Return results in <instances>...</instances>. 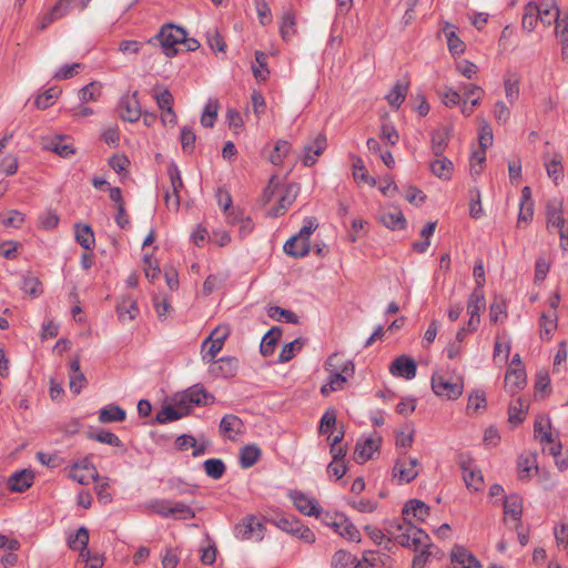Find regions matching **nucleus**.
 <instances>
[{
    "instance_id": "18",
    "label": "nucleus",
    "mask_w": 568,
    "mask_h": 568,
    "mask_svg": "<svg viewBox=\"0 0 568 568\" xmlns=\"http://www.w3.org/2000/svg\"><path fill=\"white\" fill-rule=\"evenodd\" d=\"M527 383L524 367H510L505 375V388L510 394L521 390Z\"/></svg>"
},
{
    "instance_id": "53",
    "label": "nucleus",
    "mask_w": 568,
    "mask_h": 568,
    "mask_svg": "<svg viewBox=\"0 0 568 568\" xmlns=\"http://www.w3.org/2000/svg\"><path fill=\"white\" fill-rule=\"evenodd\" d=\"M295 14L292 10L283 13L280 32L283 40L287 41L295 33Z\"/></svg>"
},
{
    "instance_id": "3",
    "label": "nucleus",
    "mask_w": 568,
    "mask_h": 568,
    "mask_svg": "<svg viewBox=\"0 0 568 568\" xmlns=\"http://www.w3.org/2000/svg\"><path fill=\"white\" fill-rule=\"evenodd\" d=\"M186 32L183 28L166 24L163 26L155 38L150 39L149 43H153L154 40H158L162 47L163 53L171 58L178 53L176 45L181 44L183 40H185Z\"/></svg>"
},
{
    "instance_id": "45",
    "label": "nucleus",
    "mask_w": 568,
    "mask_h": 568,
    "mask_svg": "<svg viewBox=\"0 0 568 568\" xmlns=\"http://www.w3.org/2000/svg\"><path fill=\"white\" fill-rule=\"evenodd\" d=\"M203 467L206 476L214 480L222 478L226 470L225 464L220 458L206 459Z\"/></svg>"
},
{
    "instance_id": "6",
    "label": "nucleus",
    "mask_w": 568,
    "mask_h": 568,
    "mask_svg": "<svg viewBox=\"0 0 568 568\" xmlns=\"http://www.w3.org/2000/svg\"><path fill=\"white\" fill-rule=\"evenodd\" d=\"M273 524L281 530L303 540L306 544H314L316 540L312 529L303 525L302 521L294 516L281 517L275 519Z\"/></svg>"
},
{
    "instance_id": "50",
    "label": "nucleus",
    "mask_w": 568,
    "mask_h": 568,
    "mask_svg": "<svg viewBox=\"0 0 568 568\" xmlns=\"http://www.w3.org/2000/svg\"><path fill=\"white\" fill-rule=\"evenodd\" d=\"M365 530L367 531L369 538L378 546H383L384 549L390 550L392 548V538L387 536L385 529H381L373 526H366Z\"/></svg>"
},
{
    "instance_id": "16",
    "label": "nucleus",
    "mask_w": 568,
    "mask_h": 568,
    "mask_svg": "<svg viewBox=\"0 0 568 568\" xmlns=\"http://www.w3.org/2000/svg\"><path fill=\"white\" fill-rule=\"evenodd\" d=\"M463 478L467 488L478 491L483 488L484 477L480 469L473 465L471 460H463L460 463Z\"/></svg>"
},
{
    "instance_id": "58",
    "label": "nucleus",
    "mask_w": 568,
    "mask_h": 568,
    "mask_svg": "<svg viewBox=\"0 0 568 568\" xmlns=\"http://www.w3.org/2000/svg\"><path fill=\"white\" fill-rule=\"evenodd\" d=\"M547 174L557 184L562 178L564 168L561 164V156L555 155V158L545 161Z\"/></svg>"
},
{
    "instance_id": "63",
    "label": "nucleus",
    "mask_w": 568,
    "mask_h": 568,
    "mask_svg": "<svg viewBox=\"0 0 568 568\" xmlns=\"http://www.w3.org/2000/svg\"><path fill=\"white\" fill-rule=\"evenodd\" d=\"M153 98L162 111L173 108V95L168 89L158 90L155 88L153 90Z\"/></svg>"
},
{
    "instance_id": "10",
    "label": "nucleus",
    "mask_w": 568,
    "mask_h": 568,
    "mask_svg": "<svg viewBox=\"0 0 568 568\" xmlns=\"http://www.w3.org/2000/svg\"><path fill=\"white\" fill-rule=\"evenodd\" d=\"M288 497L301 514L320 517L322 508L316 499L308 497L300 490L290 491Z\"/></svg>"
},
{
    "instance_id": "13",
    "label": "nucleus",
    "mask_w": 568,
    "mask_h": 568,
    "mask_svg": "<svg viewBox=\"0 0 568 568\" xmlns=\"http://www.w3.org/2000/svg\"><path fill=\"white\" fill-rule=\"evenodd\" d=\"M327 146L325 134H317L307 142L303 149L302 162L305 166H312L316 162V156L321 155Z\"/></svg>"
},
{
    "instance_id": "23",
    "label": "nucleus",
    "mask_w": 568,
    "mask_h": 568,
    "mask_svg": "<svg viewBox=\"0 0 568 568\" xmlns=\"http://www.w3.org/2000/svg\"><path fill=\"white\" fill-rule=\"evenodd\" d=\"M284 252L294 258L305 257L311 252V242L303 241L298 236L293 235L284 244Z\"/></svg>"
},
{
    "instance_id": "43",
    "label": "nucleus",
    "mask_w": 568,
    "mask_h": 568,
    "mask_svg": "<svg viewBox=\"0 0 568 568\" xmlns=\"http://www.w3.org/2000/svg\"><path fill=\"white\" fill-rule=\"evenodd\" d=\"M517 468H518V476H519L520 480L529 479L531 476V470L538 469L536 456L535 455L519 456L518 463H517Z\"/></svg>"
},
{
    "instance_id": "29",
    "label": "nucleus",
    "mask_w": 568,
    "mask_h": 568,
    "mask_svg": "<svg viewBox=\"0 0 568 568\" xmlns=\"http://www.w3.org/2000/svg\"><path fill=\"white\" fill-rule=\"evenodd\" d=\"M166 489L174 496H184L195 494L197 486L185 481L181 477H171L166 480Z\"/></svg>"
},
{
    "instance_id": "47",
    "label": "nucleus",
    "mask_w": 568,
    "mask_h": 568,
    "mask_svg": "<svg viewBox=\"0 0 568 568\" xmlns=\"http://www.w3.org/2000/svg\"><path fill=\"white\" fill-rule=\"evenodd\" d=\"M486 301L484 291L474 290L468 298L467 312L469 315L480 316V312L485 308Z\"/></svg>"
},
{
    "instance_id": "35",
    "label": "nucleus",
    "mask_w": 568,
    "mask_h": 568,
    "mask_svg": "<svg viewBox=\"0 0 568 568\" xmlns=\"http://www.w3.org/2000/svg\"><path fill=\"white\" fill-rule=\"evenodd\" d=\"M262 452L256 445H246L240 450V465L246 469L254 466L261 458Z\"/></svg>"
},
{
    "instance_id": "44",
    "label": "nucleus",
    "mask_w": 568,
    "mask_h": 568,
    "mask_svg": "<svg viewBox=\"0 0 568 568\" xmlns=\"http://www.w3.org/2000/svg\"><path fill=\"white\" fill-rule=\"evenodd\" d=\"M222 348L223 344L219 338L207 337L202 344V359L206 363H211Z\"/></svg>"
},
{
    "instance_id": "37",
    "label": "nucleus",
    "mask_w": 568,
    "mask_h": 568,
    "mask_svg": "<svg viewBox=\"0 0 568 568\" xmlns=\"http://www.w3.org/2000/svg\"><path fill=\"white\" fill-rule=\"evenodd\" d=\"M535 436L541 443H552V434L550 432V419L548 416L540 415L536 418L534 425Z\"/></svg>"
},
{
    "instance_id": "26",
    "label": "nucleus",
    "mask_w": 568,
    "mask_h": 568,
    "mask_svg": "<svg viewBox=\"0 0 568 568\" xmlns=\"http://www.w3.org/2000/svg\"><path fill=\"white\" fill-rule=\"evenodd\" d=\"M429 515V507L419 499L408 500L403 508V516L408 518L414 517L418 521H424Z\"/></svg>"
},
{
    "instance_id": "11",
    "label": "nucleus",
    "mask_w": 568,
    "mask_h": 568,
    "mask_svg": "<svg viewBox=\"0 0 568 568\" xmlns=\"http://www.w3.org/2000/svg\"><path fill=\"white\" fill-rule=\"evenodd\" d=\"M239 359L236 357H221L212 361L209 373L216 378H231L237 374Z\"/></svg>"
},
{
    "instance_id": "8",
    "label": "nucleus",
    "mask_w": 568,
    "mask_h": 568,
    "mask_svg": "<svg viewBox=\"0 0 568 568\" xmlns=\"http://www.w3.org/2000/svg\"><path fill=\"white\" fill-rule=\"evenodd\" d=\"M323 523L326 526L332 527L335 532L349 541L361 540V534L358 529L343 515L337 514L335 517L326 515L323 518Z\"/></svg>"
},
{
    "instance_id": "34",
    "label": "nucleus",
    "mask_w": 568,
    "mask_h": 568,
    "mask_svg": "<svg viewBox=\"0 0 568 568\" xmlns=\"http://www.w3.org/2000/svg\"><path fill=\"white\" fill-rule=\"evenodd\" d=\"M282 335L278 326H273L262 338L260 352L263 356H270L274 353V347Z\"/></svg>"
},
{
    "instance_id": "25",
    "label": "nucleus",
    "mask_w": 568,
    "mask_h": 568,
    "mask_svg": "<svg viewBox=\"0 0 568 568\" xmlns=\"http://www.w3.org/2000/svg\"><path fill=\"white\" fill-rule=\"evenodd\" d=\"M450 130L446 126H442L432 133V151L435 158H439L444 154L448 146Z\"/></svg>"
},
{
    "instance_id": "62",
    "label": "nucleus",
    "mask_w": 568,
    "mask_h": 568,
    "mask_svg": "<svg viewBox=\"0 0 568 568\" xmlns=\"http://www.w3.org/2000/svg\"><path fill=\"white\" fill-rule=\"evenodd\" d=\"M486 149L487 148L479 146L478 150H475L471 153V156H470V173L473 175H478V174L481 173L483 164L486 161Z\"/></svg>"
},
{
    "instance_id": "31",
    "label": "nucleus",
    "mask_w": 568,
    "mask_h": 568,
    "mask_svg": "<svg viewBox=\"0 0 568 568\" xmlns=\"http://www.w3.org/2000/svg\"><path fill=\"white\" fill-rule=\"evenodd\" d=\"M453 170V162L444 155L430 162L432 173L442 180H450Z\"/></svg>"
},
{
    "instance_id": "55",
    "label": "nucleus",
    "mask_w": 568,
    "mask_h": 568,
    "mask_svg": "<svg viewBox=\"0 0 568 568\" xmlns=\"http://www.w3.org/2000/svg\"><path fill=\"white\" fill-rule=\"evenodd\" d=\"M100 95L101 84L98 82H91L79 91V100L82 104L91 101H97L100 98Z\"/></svg>"
},
{
    "instance_id": "36",
    "label": "nucleus",
    "mask_w": 568,
    "mask_h": 568,
    "mask_svg": "<svg viewBox=\"0 0 568 568\" xmlns=\"http://www.w3.org/2000/svg\"><path fill=\"white\" fill-rule=\"evenodd\" d=\"M379 220L386 227L392 230H403L406 226L404 214L397 209L383 212L379 216Z\"/></svg>"
},
{
    "instance_id": "19",
    "label": "nucleus",
    "mask_w": 568,
    "mask_h": 568,
    "mask_svg": "<svg viewBox=\"0 0 568 568\" xmlns=\"http://www.w3.org/2000/svg\"><path fill=\"white\" fill-rule=\"evenodd\" d=\"M416 363L406 355H400L390 365V373L405 379H412L416 375Z\"/></svg>"
},
{
    "instance_id": "64",
    "label": "nucleus",
    "mask_w": 568,
    "mask_h": 568,
    "mask_svg": "<svg viewBox=\"0 0 568 568\" xmlns=\"http://www.w3.org/2000/svg\"><path fill=\"white\" fill-rule=\"evenodd\" d=\"M490 322L497 323L507 317V306L504 300H495L489 307Z\"/></svg>"
},
{
    "instance_id": "40",
    "label": "nucleus",
    "mask_w": 568,
    "mask_h": 568,
    "mask_svg": "<svg viewBox=\"0 0 568 568\" xmlns=\"http://www.w3.org/2000/svg\"><path fill=\"white\" fill-rule=\"evenodd\" d=\"M87 436L89 439H92V440H95V442H99L102 444H106V445L114 446V447H121V448L123 447V443L119 438V436L115 435L114 433H111L105 429H100L98 432L89 430Z\"/></svg>"
},
{
    "instance_id": "22",
    "label": "nucleus",
    "mask_w": 568,
    "mask_h": 568,
    "mask_svg": "<svg viewBox=\"0 0 568 568\" xmlns=\"http://www.w3.org/2000/svg\"><path fill=\"white\" fill-rule=\"evenodd\" d=\"M69 387L73 394H80L87 385V377L81 371L80 358L75 357L70 362Z\"/></svg>"
},
{
    "instance_id": "9",
    "label": "nucleus",
    "mask_w": 568,
    "mask_h": 568,
    "mask_svg": "<svg viewBox=\"0 0 568 568\" xmlns=\"http://www.w3.org/2000/svg\"><path fill=\"white\" fill-rule=\"evenodd\" d=\"M214 400V395L207 393L203 386L194 385L181 395L178 404L189 410L192 405L205 406Z\"/></svg>"
},
{
    "instance_id": "46",
    "label": "nucleus",
    "mask_w": 568,
    "mask_h": 568,
    "mask_svg": "<svg viewBox=\"0 0 568 568\" xmlns=\"http://www.w3.org/2000/svg\"><path fill=\"white\" fill-rule=\"evenodd\" d=\"M346 381V375H343L341 372L329 373L327 383L321 387V394L327 396L332 392L342 389Z\"/></svg>"
},
{
    "instance_id": "15",
    "label": "nucleus",
    "mask_w": 568,
    "mask_h": 568,
    "mask_svg": "<svg viewBox=\"0 0 568 568\" xmlns=\"http://www.w3.org/2000/svg\"><path fill=\"white\" fill-rule=\"evenodd\" d=\"M417 466V458L398 459L393 468L394 477H398L400 481L410 483L418 475Z\"/></svg>"
},
{
    "instance_id": "41",
    "label": "nucleus",
    "mask_w": 568,
    "mask_h": 568,
    "mask_svg": "<svg viewBox=\"0 0 568 568\" xmlns=\"http://www.w3.org/2000/svg\"><path fill=\"white\" fill-rule=\"evenodd\" d=\"M75 240L83 248L91 250L95 242L91 226L75 224Z\"/></svg>"
},
{
    "instance_id": "33",
    "label": "nucleus",
    "mask_w": 568,
    "mask_h": 568,
    "mask_svg": "<svg viewBox=\"0 0 568 568\" xmlns=\"http://www.w3.org/2000/svg\"><path fill=\"white\" fill-rule=\"evenodd\" d=\"M227 223L231 225H239V234L241 237H246L254 229L252 219L250 216H244L241 211L232 212V214L229 215Z\"/></svg>"
},
{
    "instance_id": "27",
    "label": "nucleus",
    "mask_w": 568,
    "mask_h": 568,
    "mask_svg": "<svg viewBox=\"0 0 568 568\" xmlns=\"http://www.w3.org/2000/svg\"><path fill=\"white\" fill-rule=\"evenodd\" d=\"M125 418V410L115 404L106 405L99 410V422L102 424L119 423Z\"/></svg>"
},
{
    "instance_id": "14",
    "label": "nucleus",
    "mask_w": 568,
    "mask_h": 568,
    "mask_svg": "<svg viewBox=\"0 0 568 568\" xmlns=\"http://www.w3.org/2000/svg\"><path fill=\"white\" fill-rule=\"evenodd\" d=\"M138 93L134 92L132 95H124L120 100L121 118L128 122H136L142 116L140 101L138 100Z\"/></svg>"
},
{
    "instance_id": "52",
    "label": "nucleus",
    "mask_w": 568,
    "mask_h": 568,
    "mask_svg": "<svg viewBox=\"0 0 568 568\" xmlns=\"http://www.w3.org/2000/svg\"><path fill=\"white\" fill-rule=\"evenodd\" d=\"M61 89L58 87H52L48 89L44 93L39 94L34 104L38 109L44 110L51 106L58 97L61 94Z\"/></svg>"
},
{
    "instance_id": "38",
    "label": "nucleus",
    "mask_w": 568,
    "mask_h": 568,
    "mask_svg": "<svg viewBox=\"0 0 568 568\" xmlns=\"http://www.w3.org/2000/svg\"><path fill=\"white\" fill-rule=\"evenodd\" d=\"M187 409H185L183 406H180L178 408L172 406L163 407L158 414H156V422L159 424H166L170 422H174L178 419H181L182 417L186 416Z\"/></svg>"
},
{
    "instance_id": "17",
    "label": "nucleus",
    "mask_w": 568,
    "mask_h": 568,
    "mask_svg": "<svg viewBox=\"0 0 568 568\" xmlns=\"http://www.w3.org/2000/svg\"><path fill=\"white\" fill-rule=\"evenodd\" d=\"M300 187L295 183H290L285 186L284 193L281 195L277 205L274 206L271 212L270 216L272 217H278L283 215L288 207L292 205V203L295 201L297 194H298Z\"/></svg>"
},
{
    "instance_id": "24",
    "label": "nucleus",
    "mask_w": 568,
    "mask_h": 568,
    "mask_svg": "<svg viewBox=\"0 0 568 568\" xmlns=\"http://www.w3.org/2000/svg\"><path fill=\"white\" fill-rule=\"evenodd\" d=\"M243 422L240 417L233 414H226L220 422V432L229 439H233L235 435L242 433Z\"/></svg>"
},
{
    "instance_id": "7",
    "label": "nucleus",
    "mask_w": 568,
    "mask_h": 568,
    "mask_svg": "<svg viewBox=\"0 0 568 568\" xmlns=\"http://www.w3.org/2000/svg\"><path fill=\"white\" fill-rule=\"evenodd\" d=\"M265 526L254 515L245 516L234 529L240 540L261 541L264 538Z\"/></svg>"
},
{
    "instance_id": "32",
    "label": "nucleus",
    "mask_w": 568,
    "mask_h": 568,
    "mask_svg": "<svg viewBox=\"0 0 568 568\" xmlns=\"http://www.w3.org/2000/svg\"><path fill=\"white\" fill-rule=\"evenodd\" d=\"M408 81H398L394 84L390 92L386 95V100L394 109H398L406 99L408 92Z\"/></svg>"
},
{
    "instance_id": "48",
    "label": "nucleus",
    "mask_w": 568,
    "mask_h": 568,
    "mask_svg": "<svg viewBox=\"0 0 568 568\" xmlns=\"http://www.w3.org/2000/svg\"><path fill=\"white\" fill-rule=\"evenodd\" d=\"M291 144L290 142L285 140H277L274 144L273 151L270 154V161L274 165H281L284 161V159L287 156V154L291 151Z\"/></svg>"
},
{
    "instance_id": "20",
    "label": "nucleus",
    "mask_w": 568,
    "mask_h": 568,
    "mask_svg": "<svg viewBox=\"0 0 568 568\" xmlns=\"http://www.w3.org/2000/svg\"><path fill=\"white\" fill-rule=\"evenodd\" d=\"M382 442L381 437L376 438H365L364 440H358L355 447V460L358 464H364L369 458H372L374 452H376Z\"/></svg>"
},
{
    "instance_id": "59",
    "label": "nucleus",
    "mask_w": 568,
    "mask_h": 568,
    "mask_svg": "<svg viewBox=\"0 0 568 568\" xmlns=\"http://www.w3.org/2000/svg\"><path fill=\"white\" fill-rule=\"evenodd\" d=\"M538 9L540 10L538 19L545 26H550L552 21L556 22L560 16L559 9L554 4H539Z\"/></svg>"
},
{
    "instance_id": "5",
    "label": "nucleus",
    "mask_w": 568,
    "mask_h": 568,
    "mask_svg": "<svg viewBox=\"0 0 568 568\" xmlns=\"http://www.w3.org/2000/svg\"><path fill=\"white\" fill-rule=\"evenodd\" d=\"M547 229L556 230L560 237V247L568 251V225L562 216L561 203L549 201L546 206Z\"/></svg>"
},
{
    "instance_id": "28",
    "label": "nucleus",
    "mask_w": 568,
    "mask_h": 568,
    "mask_svg": "<svg viewBox=\"0 0 568 568\" xmlns=\"http://www.w3.org/2000/svg\"><path fill=\"white\" fill-rule=\"evenodd\" d=\"M118 317L122 323L133 321L139 314L136 302L131 297H123L116 305Z\"/></svg>"
},
{
    "instance_id": "42",
    "label": "nucleus",
    "mask_w": 568,
    "mask_h": 568,
    "mask_svg": "<svg viewBox=\"0 0 568 568\" xmlns=\"http://www.w3.org/2000/svg\"><path fill=\"white\" fill-rule=\"evenodd\" d=\"M538 16H540V10L538 9V4L529 2L525 7V12L523 16V21H521L523 29L528 32H531L536 28L537 22L539 21Z\"/></svg>"
},
{
    "instance_id": "49",
    "label": "nucleus",
    "mask_w": 568,
    "mask_h": 568,
    "mask_svg": "<svg viewBox=\"0 0 568 568\" xmlns=\"http://www.w3.org/2000/svg\"><path fill=\"white\" fill-rule=\"evenodd\" d=\"M267 55L263 51L255 52V64L252 65V71L256 80L265 81L268 77Z\"/></svg>"
},
{
    "instance_id": "21",
    "label": "nucleus",
    "mask_w": 568,
    "mask_h": 568,
    "mask_svg": "<svg viewBox=\"0 0 568 568\" xmlns=\"http://www.w3.org/2000/svg\"><path fill=\"white\" fill-rule=\"evenodd\" d=\"M34 479L32 470L23 469L12 474L8 479V487L11 491L23 493L31 487Z\"/></svg>"
},
{
    "instance_id": "1",
    "label": "nucleus",
    "mask_w": 568,
    "mask_h": 568,
    "mask_svg": "<svg viewBox=\"0 0 568 568\" xmlns=\"http://www.w3.org/2000/svg\"><path fill=\"white\" fill-rule=\"evenodd\" d=\"M406 517L394 519L386 523L385 531L392 538V542L396 541L403 547H412L415 551L423 546H427L429 536L422 529L406 521Z\"/></svg>"
},
{
    "instance_id": "4",
    "label": "nucleus",
    "mask_w": 568,
    "mask_h": 568,
    "mask_svg": "<svg viewBox=\"0 0 568 568\" xmlns=\"http://www.w3.org/2000/svg\"><path fill=\"white\" fill-rule=\"evenodd\" d=\"M432 388L438 396L457 399L463 394L462 377H452L447 373H435L432 376Z\"/></svg>"
},
{
    "instance_id": "39",
    "label": "nucleus",
    "mask_w": 568,
    "mask_h": 568,
    "mask_svg": "<svg viewBox=\"0 0 568 568\" xmlns=\"http://www.w3.org/2000/svg\"><path fill=\"white\" fill-rule=\"evenodd\" d=\"M65 8L67 7H63L62 3H60L58 1L47 13H44L40 18V23H39L38 29L42 31V30L47 29L54 21H57V20L61 19L62 17H64L65 14H68V11L65 10Z\"/></svg>"
},
{
    "instance_id": "56",
    "label": "nucleus",
    "mask_w": 568,
    "mask_h": 568,
    "mask_svg": "<svg viewBox=\"0 0 568 568\" xmlns=\"http://www.w3.org/2000/svg\"><path fill=\"white\" fill-rule=\"evenodd\" d=\"M444 32L447 38V45H448L449 52L454 55L463 53L465 50V44L456 36L455 31L453 30V26H447L444 29Z\"/></svg>"
},
{
    "instance_id": "57",
    "label": "nucleus",
    "mask_w": 568,
    "mask_h": 568,
    "mask_svg": "<svg viewBox=\"0 0 568 568\" xmlns=\"http://www.w3.org/2000/svg\"><path fill=\"white\" fill-rule=\"evenodd\" d=\"M217 101L210 100L204 106V111L201 116V124L205 128H213L217 116Z\"/></svg>"
},
{
    "instance_id": "51",
    "label": "nucleus",
    "mask_w": 568,
    "mask_h": 568,
    "mask_svg": "<svg viewBox=\"0 0 568 568\" xmlns=\"http://www.w3.org/2000/svg\"><path fill=\"white\" fill-rule=\"evenodd\" d=\"M67 544L72 550L84 549L89 544V530L85 527H80L68 537Z\"/></svg>"
},
{
    "instance_id": "12",
    "label": "nucleus",
    "mask_w": 568,
    "mask_h": 568,
    "mask_svg": "<svg viewBox=\"0 0 568 568\" xmlns=\"http://www.w3.org/2000/svg\"><path fill=\"white\" fill-rule=\"evenodd\" d=\"M168 174L170 176L173 194L171 195L169 192L165 193V203H166L168 207L173 206L174 210H178L180 206L179 192L183 187V181H182L181 172L174 162H171L168 165Z\"/></svg>"
},
{
    "instance_id": "61",
    "label": "nucleus",
    "mask_w": 568,
    "mask_h": 568,
    "mask_svg": "<svg viewBox=\"0 0 568 568\" xmlns=\"http://www.w3.org/2000/svg\"><path fill=\"white\" fill-rule=\"evenodd\" d=\"M486 396L481 390H473L468 397L467 412L477 413L480 408L486 407Z\"/></svg>"
},
{
    "instance_id": "2",
    "label": "nucleus",
    "mask_w": 568,
    "mask_h": 568,
    "mask_svg": "<svg viewBox=\"0 0 568 568\" xmlns=\"http://www.w3.org/2000/svg\"><path fill=\"white\" fill-rule=\"evenodd\" d=\"M148 508L163 518L193 519L195 517V511L190 506L171 499H152Z\"/></svg>"
},
{
    "instance_id": "60",
    "label": "nucleus",
    "mask_w": 568,
    "mask_h": 568,
    "mask_svg": "<svg viewBox=\"0 0 568 568\" xmlns=\"http://www.w3.org/2000/svg\"><path fill=\"white\" fill-rule=\"evenodd\" d=\"M452 561L463 567L477 560V558L462 546H455L452 550Z\"/></svg>"
},
{
    "instance_id": "54",
    "label": "nucleus",
    "mask_w": 568,
    "mask_h": 568,
    "mask_svg": "<svg viewBox=\"0 0 568 568\" xmlns=\"http://www.w3.org/2000/svg\"><path fill=\"white\" fill-rule=\"evenodd\" d=\"M268 316L274 321H284L286 323L297 324L298 323V316L285 308H282L280 306H271L267 311Z\"/></svg>"
},
{
    "instance_id": "30",
    "label": "nucleus",
    "mask_w": 568,
    "mask_h": 568,
    "mask_svg": "<svg viewBox=\"0 0 568 568\" xmlns=\"http://www.w3.org/2000/svg\"><path fill=\"white\" fill-rule=\"evenodd\" d=\"M504 513L517 521L516 529L521 526L523 500L518 495H511L504 501Z\"/></svg>"
}]
</instances>
